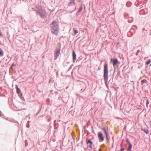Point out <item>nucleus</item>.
<instances>
[{
    "label": "nucleus",
    "instance_id": "nucleus-56",
    "mask_svg": "<svg viewBox=\"0 0 151 151\" xmlns=\"http://www.w3.org/2000/svg\"><path fill=\"white\" fill-rule=\"evenodd\" d=\"M118 151H119V150H118Z\"/></svg>",
    "mask_w": 151,
    "mask_h": 151
},
{
    "label": "nucleus",
    "instance_id": "nucleus-17",
    "mask_svg": "<svg viewBox=\"0 0 151 151\" xmlns=\"http://www.w3.org/2000/svg\"><path fill=\"white\" fill-rule=\"evenodd\" d=\"M141 83L142 85H143L144 83L147 84V82L146 79H144L141 81Z\"/></svg>",
    "mask_w": 151,
    "mask_h": 151
},
{
    "label": "nucleus",
    "instance_id": "nucleus-12",
    "mask_svg": "<svg viewBox=\"0 0 151 151\" xmlns=\"http://www.w3.org/2000/svg\"><path fill=\"white\" fill-rule=\"evenodd\" d=\"M142 31L143 33H144V38L145 40L146 39V35L148 33V32L147 30L145 29L144 28H143L142 29Z\"/></svg>",
    "mask_w": 151,
    "mask_h": 151
},
{
    "label": "nucleus",
    "instance_id": "nucleus-44",
    "mask_svg": "<svg viewBox=\"0 0 151 151\" xmlns=\"http://www.w3.org/2000/svg\"><path fill=\"white\" fill-rule=\"evenodd\" d=\"M7 35H8V37H9V35L8 32H7Z\"/></svg>",
    "mask_w": 151,
    "mask_h": 151
},
{
    "label": "nucleus",
    "instance_id": "nucleus-21",
    "mask_svg": "<svg viewBox=\"0 0 151 151\" xmlns=\"http://www.w3.org/2000/svg\"><path fill=\"white\" fill-rule=\"evenodd\" d=\"M126 5L128 7H130L132 5V3L130 1L127 2V3Z\"/></svg>",
    "mask_w": 151,
    "mask_h": 151
},
{
    "label": "nucleus",
    "instance_id": "nucleus-5",
    "mask_svg": "<svg viewBox=\"0 0 151 151\" xmlns=\"http://www.w3.org/2000/svg\"><path fill=\"white\" fill-rule=\"evenodd\" d=\"M98 136L99 140L100 142H101L104 140V137L102 133L101 132H99L98 133Z\"/></svg>",
    "mask_w": 151,
    "mask_h": 151
},
{
    "label": "nucleus",
    "instance_id": "nucleus-47",
    "mask_svg": "<svg viewBox=\"0 0 151 151\" xmlns=\"http://www.w3.org/2000/svg\"><path fill=\"white\" fill-rule=\"evenodd\" d=\"M76 8H75V9L74 10V11H75V10H76Z\"/></svg>",
    "mask_w": 151,
    "mask_h": 151
},
{
    "label": "nucleus",
    "instance_id": "nucleus-52",
    "mask_svg": "<svg viewBox=\"0 0 151 151\" xmlns=\"http://www.w3.org/2000/svg\"><path fill=\"white\" fill-rule=\"evenodd\" d=\"M61 75H62L63 74H62V73H61Z\"/></svg>",
    "mask_w": 151,
    "mask_h": 151
},
{
    "label": "nucleus",
    "instance_id": "nucleus-1",
    "mask_svg": "<svg viewBox=\"0 0 151 151\" xmlns=\"http://www.w3.org/2000/svg\"><path fill=\"white\" fill-rule=\"evenodd\" d=\"M50 27L51 32L55 35H57L59 33L60 30L58 23L55 21L52 22L50 24Z\"/></svg>",
    "mask_w": 151,
    "mask_h": 151
},
{
    "label": "nucleus",
    "instance_id": "nucleus-15",
    "mask_svg": "<svg viewBox=\"0 0 151 151\" xmlns=\"http://www.w3.org/2000/svg\"><path fill=\"white\" fill-rule=\"evenodd\" d=\"M39 15L42 18H44L45 17H46L45 16V14L42 13V12L40 13V14H39Z\"/></svg>",
    "mask_w": 151,
    "mask_h": 151
},
{
    "label": "nucleus",
    "instance_id": "nucleus-2",
    "mask_svg": "<svg viewBox=\"0 0 151 151\" xmlns=\"http://www.w3.org/2000/svg\"><path fill=\"white\" fill-rule=\"evenodd\" d=\"M108 65L106 64L104 66L103 77L104 79L105 83L107 87L108 88L109 86L107 84L108 78Z\"/></svg>",
    "mask_w": 151,
    "mask_h": 151
},
{
    "label": "nucleus",
    "instance_id": "nucleus-24",
    "mask_svg": "<svg viewBox=\"0 0 151 151\" xmlns=\"http://www.w3.org/2000/svg\"><path fill=\"white\" fill-rule=\"evenodd\" d=\"M16 65L14 64V63H13L12 65H11L10 67V69H11L12 70H13V67L15 66Z\"/></svg>",
    "mask_w": 151,
    "mask_h": 151
},
{
    "label": "nucleus",
    "instance_id": "nucleus-14",
    "mask_svg": "<svg viewBox=\"0 0 151 151\" xmlns=\"http://www.w3.org/2000/svg\"><path fill=\"white\" fill-rule=\"evenodd\" d=\"M82 9L83 7L82 6V5H81L79 7V9L78 12L76 13V15L77 16H78L79 15V13L81 12V11L82 10Z\"/></svg>",
    "mask_w": 151,
    "mask_h": 151
},
{
    "label": "nucleus",
    "instance_id": "nucleus-41",
    "mask_svg": "<svg viewBox=\"0 0 151 151\" xmlns=\"http://www.w3.org/2000/svg\"><path fill=\"white\" fill-rule=\"evenodd\" d=\"M1 111L0 110V116H1Z\"/></svg>",
    "mask_w": 151,
    "mask_h": 151
},
{
    "label": "nucleus",
    "instance_id": "nucleus-31",
    "mask_svg": "<svg viewBox=\"0 0 151 151\" xmlns=\"http://www.w3.org/2000/svg\"><path fill=\"white\" fill-rule=\"evenodd\" d=\"M42 12V11H41L40 10H39L37 11V12L39 14H40V13L41 12Z\"/></svg>",
    "mask_w": 151,
    "mask_h": 151
},
{
    "label": "nucleus",
    "instance_id": "nucleus-57",
    "mask_svg": "<svg viewBox=\"0 0 151 151\" xmlns=\"http://www.w3.org/2000/svg\"><path fill=\"white\" fill-rule=\"evenodd\" d=\"M81 151H82V150H81Z\"/></svg>",
    "mask_w": 151,
    "mask_h": 151
},
{
    "label": "nucleus",
    "instance_id": "nucleus-29",
    "mask_svg": "<svg viewBox=\"0 0 151 151\" xmlns=\"http://www.w3.org/2000/svg\"><path fill=\"white\" fill-rule=\"evenodd\" d=\"M121 148L120 149V151H124V150H125V148H124L122 147V144L121 145Z\"/></svg>",
    "mask_w": 151,
    "mask_h": 151
},
{
    "label": "nucleus",
    "instance_id": "nucleus-20",
    "mask_svg": "<svg viewBox=\"0 0 151 151\" xmlns=\"http://www.w3.org/2000/svg\"><path fill=\"white\" fill-rule=\"evenodd\" d=\"M106 136V140L108 141L110 139V137L109 136V133L105 135Z\"/></svg>",
    "mask_w": 151,
    "mask_h": 151
},
{
    "label": "nucleus",
    "instance_id": "nucleus-46",
    "mask_svg": "<svg viewBox=\"0 0 151 151\" xmlns=\"http://www.w3.org/2000/svg\"><path fill=\"white\" fill-rule=\"evenodd\" d=\"M114 73H115V71H114V72L113 73V76L114 75Z\"/></svg>",
    "mask_w": 151,
    "mask_h": 151
},
{
    "label": "nucleus",
    "instance_id": "nucleus-50",
    "mask_svg": "<svg viewBox=\"0 0 151 151\" xmlns=\"http://www.w3.org/2000/svg\"><path fill=\"white\" fill-rule=\"evenodd\" d=\"M63 65H64V66H66V65H65L64 64Z\"/></svg>",
    "mask_w": 151,
    "mask_h": 151
},
{
    "label": "nucleus",
    "instance_id": "nucleus-16",
    "mask_svg": "<svg viewBox=\"0 0 151 151\" xmlns=\"http://www.w3.org/2000/svg\"><path fill=\"white\" fill-rule=\"evenodd\" d=\"M4 55V52L3 50L0 48V57L3 56Z\"/></svg>",
    "mask_w": 151,
    "mask_h": 151
},
{
    "label": "nucleus",
    "instance_id": "nucleus-11",
    "mask_svg": "<svg viewBox=\"0 0 151 151\" xmlns=\"http://www.w3.org/2000/svg\"><path fill=\"white\" fill-rule=\"evenodd\" d=\"M86 143L87 145L89 144V147L92 149V145L93 144L91 140L90 139H87V140Z\"/></svg>",
    "mask_w": 151,
    "mask_h": 151
},
{
    "label": "nucleus",
    "instance_id": "nucleus-13",
    "mask_svg": "<svg viewBox=\"0 0 151 151\" xmlns=\"http://www.w3.org/2000/svg\"><path fill=\"white\" fill-rule=\"evenodd\" d=\"M102 129L104 131L105 135L108 134V127H103L102 128Z\"/></svg>",
    "mask_w": 151,
    "mask_h": 151
},
{
    "label": "nucleus",
    "instance_id": "nucleus-55",
    "mask_svg": "<svg viewBox=\"0 0 151 151\" xmlns=\"http://www.w3.org/2000/svg\"><path fill=\"white\" fill-rule=\"evenodd\" d=\"M150 66H151V64H150Z\"/></svg>",
    "mask_w": 151,
    "mask_h": 151
},
{
    "label": "nucleus",
    "instance_id": "nucleus-48",
    "mask_svg": "<svg viewBox=\"0 0 151 151\" xmlns=\"http://www.w3.org/2000/svg\"><path fill=\"white\" fill-rule=\"evenodd\" d=\"M142 3V1H141L140 2H139V3H140V4Z\"/></svg>",
    "mask_w": 151,
    "mask_h": 151
},
{
    "label": "nucleus",
    "instance_id": "nucleus-9",
    "mask_svg": "<svg viewBox=\"0 0 151 151\" xmlns=\"http://www.w3.org/2000/svg\"><path fill=\"white\" fill-rule=\"evenodd\" d=\"M72 57H73V63H74L75 62V60H76V52L74 50H73Z\"/></svg>",
    "mask_w": 151,
    "mask_h": 151
},
{
    "label": "nucleus",
    "instance_id": "nucleus-3",
    "mask_svg": "<svg viewBox=\"0 0 151 151\" xmlns=\"http://www.w3.org/2000/svg\"><path fill=\"white\" fill-rule=\"evenodd\" d=\"M61 45L60 44L59 45V47H56L55 51L54 53V58L56 60L59 57L60 52Z\"/></svg>",
    "mask_w": 151,
    "mask_h": 151
},
{
    "label": "nucleus",
    "instance_id": "nucleus-42",
    "mask_svg": "<svg viewBox=\"0 0 151 151\" xmlns=\"http://www.w3.org/2000/svg\"><path fill=\"white\" fill-rule=\"evenodd\" d=\"M81 143L82 145H83V140L81 141Z\"/></svg>",
    "mask_w": 151,
    "mask_h": 151
},
{
    "label": "nucleus",
    "instance_id": "nucleus-6",
    "mask_svg": "<svg viewBox=\"0 0 151 151\" xmlns=\"http://www.w3.org/2000/svg\"><path fill=\"white\" fill-rule=\"evenodd\" d=\"M15 88L16 89V91L17 93L19 94L20 98L22 99H24L23 97L22 96V93L21 90L19 88L17 85H15Z\"/></svg>",
    "mask_w": 151,
    "mask_h": 151
},
{
    "label": "nucleus",
    "instance_id": "nucleus-35",
    "mask_svg": "<svg viewBox=\"0 0 151 151\" xmlns=\"http://www.w3.org/2000/svg\"><path fill=\"white\" fill-rule=\"evenodd\" d=\"M26 127H27V128H29V127H30V125H29V124H27L26 125Z\"/></svg>",
    "mask_w": 151,
    "mask_h": 151
},
{
    "label": "nucleus",
    "instance_id": "nucleus-39",
    "mask_svg": "<svg viewBox=\"0 0 151 151\" xmlns=\"http://www.w3.org/2000/svg\"><path fill=\"white\" fill-rule=\"evenodd\" d=\"M98 151H102V150L100 148L99 149Z\"/></svg>",
    "mask_w": 151,
    "mask_h": 151
},
{
    "label": "nucleus",
    "instance_id": "nucleus-33",
    "mask_svg": "<svg viewBox=\"0 0 151 151\" xmlns=\"http://www.w3.org/2000/svg\"><path fill=\"white\" fill-rule=\"evenodd\" d=\"M105 147V145L103 144H102V145H101V146H100V147L101 148H102V147Z\"/></svg>",
    "mask_w": 151,
    "mask_h": 151
},
{
    "label": "nucleus",
    "instance_id": "nucleus-45",
    "mask_svg": "<svg viewBox=\"0 0 151 151\" xmlns=\"http://www.w3.org/2000/svg\"><path fill=\"white\" fill-rule=\"evenodd\" d=\"M150 35H151V30H150Z\"/></svg>",
    "mask_w": 151,
    "mask_h": 151
},
{
    "label": "nucleus",
    "instance_id": "nucleus-32",
    "mask_svg": "<svg viewBox=\"0 0 151 151\" xmlns=\"http://www.w3.org/2000/svg\"><path fill=\"white\" fill-rule=\"evenodd\" d=\"M128 14H125L124 15V17L125 18H127V17H128Z\"/></svg>",
    "mask_w": 151,
    "mask_h": 151
},
{
    "label": "nucleus",
    "instance_id": "nucleus-49",
    "mask_svg": "<svg viewBox=\"0 0 151 151\" xmlns=\"http://www.w3.org/2000/svg\"><path fill=\"white\" fill-rule=\"evenodd\" d=\"M69 63H70V62H68L67 63H68V64H69Z\"/></svg>",
    "mask_w": 151,
    "mask_h": 151
},
{
    "label": "nucleus",
    "instance_id": "nucleus-18",
    "mask_svg": "<svg viewBox=\"0 0 151 151\" xmlns=\"http://www.w3.org/2000/svg\"><path fill=\"white\" fill-rule=\"evenodd\" d=\"M133 18L132 17H129L128 20V22L129 23H131L132 22H133Z\"/></svg>",
    "mask_w": 151,
    "mask_h": 151
},
{
    "label": "nucleus",
    "instance_id": "nucleus-7",
    "mask_svg": "<svg viewBox=\"0 0 151 151\" xmlns=\"http://www.w3.org/2000/svg\"><path fill=\"white\" fill-rule=\"evenodd\" d=\"M135 32V30L133 28L130 30L129 32L127 33V35L129 37H132L134 33Z\"/></svg>",
    "mask_w": 151,
    "mask_h": 151
},
{
    "label": "nucleus",
    "instance_id": "nucleus-54",
    "mask_svg": "<svg viewBox=\"0 0 151 151\" xmlns=\"http://www.w3.org/2000/svg\"><path fill=\"white\" fill-rule=\"evenodd\" d=\"M147 67H146V70Z\"/></svg>",
    "mask_w": 151,
    "mask_h": 151
},
{
    "label": "nucleus",
    "instance_id": "nucleus-23",
    "mask_svg": "<svg viewBox=\"0 0 151 151\" xmlns=\"http://www.w3.org/2000/svg\"><path fill=\"white\" fill-rule=\"evenodd\" d=\"M129 146L128 148V150L129 151H131L132 150V145L131 144L129 145Z\"/></svg>",
    "mask_w": 151,
    "mask_h": 151
},
{
    "label": "nucleus",
    "instance_id": "nucleus-43",
    "mask_svg": "<svg viewBox=\"0 0 151 151\" xmlns=\"http://www.w3.org/2000/svg\"><path fill=\"white\" fill-rule=\"evenodd\" d=\"M70 70V69L69 68V69L67 70V72H68L69 71V70Z\"/></svg>",
    "mask_w": 151,
    "mask_h": 151
},
{
    "label": "nucleus",
    "instance_id": "nucleus-40",
    "mask_svg": "<svg viewBox=\"0 0 151 151\" xmlns=\"http://www.w3.org/2000/svg\"><path fill=\"white\" fill-rule=\"evenodd\" d=\"M30 122L29 121H28L27 122V124H29V123H30Z\"/></svg>",
    "mask_w": 151,
    "mask_h": 151
},
{
    "label": "nucleus",
    "instance_id": "nucleus-22",
    "mask_svg": "<svg viewBox=\"0 0 151 151\" xmlns=\"http://www.w3.org/2000/svg\"><path fill=\"white\" fill-rule=\"evenodd\" d=\"M143 131L144 132L147 134L149 133V131L148 129H143Z\"/></svg>",
    "mask_w": 151,
    "mask_h": 151
},
{
    "label": "nucleus",
    "instance_id": "nucleus-51",
    "mask_svg": "<svg viewBox=\"0 0 151 151\" xmlns=\"http://www.w3.org/2000/svg\"><path fill=\"white\" fill-rule=\"evenodd\" d=\"M61 75H62L63 74H62V73H61Z\"/></svg>",
    "mask_w": 151,
    "mask_h": 151
},
{
    "label": "nucleus",
    "instance_id": "nucleus-26",
    "mask_svg": "<svg viewBox=\"0 0 151 151\" xmlns=\"http://www.w3.org/2000/svg\"><path fill=\"white\" fill-rule=\"evenodd\" d=\"M150 62H151V60H147L146 62L145 63V64L147 65H149L150 64Z\"/></svg>",
    "mask_w": 151,
    "mask_h": 151
},
{
    "label": "nucleus",
    "instance_id": "nucleus-30",
    "mask_svg": "<svg viewBox=\"0 0 151 151\" xmlns=\"http://www.w3.org/2000/svg\"><path fill=\"white\" fill-rule=\"evenodd\" d=\"M24 142L25 143V146L26 147H27L28 146V143H27V140H26L24 141Z\"/></svg>",
    "mask_w": 151,
    "mask_h": 151
},
{
    "label": "nucleus",
    "instance_id": "nucleus-25",
    "mask_svg": "<svg viewBox=\"0 0 151 151\" xmlns=\"http://www.w3.org/2000/svg\"><path fill=\"white\" fill-rule=\"evenodd\" d=\"M73 32L75 35H76L78 32V30L77 29H75L74 28L73 29Z\"/></svg>",
    "mask_w": 151,
    "mask_h": 151
},
{
    "label": "nucleus",
    "instance_id": "nucleus-28",
    "mask_svg": "<svg viewBox=\"0 0 151 151\" xmlns=\"http://www.w3.org/2000/svg\"><path fill=\"white\" fill-rule=\"evenodd\" d=\"M149 100H148V99H147V101H146V106H147V108L148 107V104H149Z\"/></svg>",
    "mask_w": 151,
    "mask_h": 151
},
{
    "label": "nucleus",
    "instance_id": "nucleus-10",
    "mask_svg": "<svg viewBox=\"0 0 151 151\" xmlns=\"http://www.w3.org/2000/svg\"><path fill=\"white\" fill-rule=\"evenodd\" d=\"M69 2L68 4L69 6H71L76 4L75 0H69Z\"/></svg>",
    "mask_w": 151,
    "mask_h": 151
},
{
    "label": "nucleus",
    "instance_id": "nucleus-27",
    "mask_svg": "<svg viewBox=\"0 0 151 151\" xmlns=\"http://www.w3.org/2000/svg\"><path fill=\"white\" fill-rule=\"evenodd\" d=\"M126 142L127 144L129 145L131 144L128 138L126 139Z\"/></svg>",
    "mask_w": 151,
    "mask_h": 151
},
{
    "label": "nucleus",
    "instance_id": "nucleus-53",
    "mask_svg": "<svg viewBox=\"0 0 151 151\" xmlns=\"http://www.w3.org/2000/svg\"><path fill=\"white\" fill-rule=\"evenodd\" d=\"M135 26L136 27V28H137V27H136V26Z\"/></svg>",
    "mask_w": 151,
    "mask_h": 151
},
{
    "label": "nucleus",
    "instance_id": "nucleus-19",
    "mask_svg": "<svg viewBox=\"0 0 151 151\" xmlns=\"http://www.w3.org/2000/svg\"><path fill=\"white\" fill-rule=\"evenodd\" d=\"M140 1L139 0H137L135 3V5H136L137 7H138L140 3H139Z\"/></svg>",
    "mask_w": 151,
    "mask_h": 151
},
{
    "label": "nucleus",
    "instance_id": "nucleus-36",
    "mask_svg": "<svg viewBox=\"0 0 151 151\" xmlns=\"http://www.w3.org/2000/svg\"><path fill=\"white\" fill-rule=\"evenodd\" d=\"M112 140L113 141V142H114V135L113 136H112Z\"/></svg>",
    "mask_w": 151,
    "mask_h": 151
},
{
    "label": "nucleus",
    "instance_id": "nucleus-38",
    "mask_svg": "<svg viewBox=\"0 0 151 151\" xmlns=\"http://www.w3.org/2000/svg\"><path fill=\"white\" fill-rule=\"evenodd\" d=\"M2 35H2L1 30H0V37H1Z\"/></svg>",
    "mask_w": 151,
    "mask_h": 151
},
{
    "label": "nucleus",
    "instance_id": "nucleus-8",
    "mask_svg": "<svg viewBox=\"0 0 151 151\" xmlns=\"http://www.w3.org/2000/svg\"><path fill=\"white\" fill-rule=\"evenodd\" d=\"M148 11L147 9H141L139 12L140 15H145L147 14Z\"/></svg>",
    "mask_w": 151,
    "mask_h": 151
},
{
    "label": "nucleus",
    "instance_id": "nucleus-37",
    "mask_svg": "<svg viewBox=\"0 0 151 151\" xmlns=\"http://www.w3.org/2000/svg\"><path fill=\"white\" fill-rule=\"evenodd\" d=\"M73 66V64H72L71 66H70V68H69L71 70V69H72V67Z\"/></svg>",
    "mask_w": 151,
    "mask_h": 151
},
{
    "label": "nucleus",
    "instance_id": "nucleus-4",
    "mask_svg": "<svg viewBox=\"0 0 151 151\" xmlns=\"http://www.w3.org/2000/svg\"><path fill=\"white\" fill-rule=\"evenodd\" d=\"M110 61L114 66H118V64L120 63L118 59L116 58H111V59Z\"/></svg>",
    "mask_w": 151,
    "mask_h": 151
},
{
    "label": "nucleus",
    "instance_id": "nucleus-34",
    "mask_svg": "<svg viewBox=\"0 0 151 151\" xmlns=\"http://www.w3.org/2000/svg\"><path fill=\"white\" fill-rule=\"evenodd\" d=\"M83 86H85V88L84 90L86 88V85L85 83H83Z\"/></svg>",
    "mask_w": 151,
    "mask_h": 151
}]
</instances>
